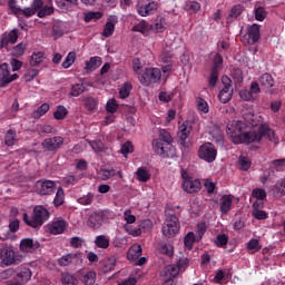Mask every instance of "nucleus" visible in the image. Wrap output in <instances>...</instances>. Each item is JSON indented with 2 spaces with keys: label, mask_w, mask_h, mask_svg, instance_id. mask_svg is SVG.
<instances>
[{
  "label": "nucleus",
  "mask_w": 285,
  "mask_h": 285,
  "mask_svg": "<svg viewBox=\"0 0 285 285\" xmlns=\"http://www.w3.org/2000/svg\"><path fill=\"white\" fill-rule=\"evenodd\" d=\"M228 137L233 144H259L264 137L272 141L273 144H277V135L275 130L271 128L268 125H261L258 127V131L250 130L248 131V125L242 120L234 121L230 125H227L226 130Z\"/></svg>",
  "instance_id": "1"
},
{
  "label": "nucleus",
  "mask_w": 285,
  "mask_h": 285,
  "mask_svg": "<svg viewBox=\"0 0 285 285\" xmlns=\"http://www.w3.org/2000/svg\"><path fill=\"white\" fill-rule=\"evenodd\" d=\"M159 138L153 140V148L156 155L163 157V159H168L175 157V146H173V136L166 129H160Z\"/></svg>",
  "instance_id": "2"
},
{
  "label": "nucleus",
  "mask_w": 285,
  "mask_h": 285,
  "mask_svg": "<svg viewBox=\"0 0 285 285\" xmlns=\"http://www.w3.org/2000/svg\"><path fill=\"white\" fill-rule=\"evenodd\" d=\"M50 217V213H48V209L43 206H36L33 208V216H30L28 214H23L22 219L27 226H30L31 228H39L43 226V223L48 222V218Z\"/></svg>",
  "instance_id": "3"
},
{
  "label": "nucleus",
  "mask_w": 285,
  "mask_h": 285,
  "mask_svg": "<svg viewBox=\"0 0 285 285\" xmlns=\"http://www.w3.org/2000/svg\"><path fill=\"white\" fill-rule=\"evenodd\" d=\"M1 266H18L23 262V255L14 252L12 247L0 248Z\"/></svg>",
  "instance_id": "4"
},
{
  "label": "nucleus",
  "mask_w": 285,
  "mask_h": 285,
  "mask_svg": "<svg viewBox=\"0 0 285 285\" xmlns=\"http://www.w3.org/2000/svg\"><path fill=\"white\" fill-rule=\"evenodd\" d=\"M180 176L183 179V190L185 193L193 195V194L199 193V190H202V181L199 179L193 178L190 175H188V171L186 169L180 170Z\"/></svg>",
  "instance_id": "5"
},
{
  "label": "nucleus",
  "mask_w": 285,
  "mask_h": 285,
  "mask_svg": "<svg viewBox=\"0 0 285 285\" xmlns=\"http://www.w3.org/2000/svg\"><path fill=\"white\" fill-rule=\"evenodd\" d=\"M161 230L165 237H175L179 233V218L177 215L169 214Z\"/></svg>",
  "instance_id": "6"
},
{
  "label": "nucleus",
  "mask_w": 285,
  "mask_h": 285,
  "mask_svg": "<svg viewBox=\"0 0 285 285\" xmlns=\"http://www.w3.org/2000/svg\"><path fill=\"white\" fill-rule=\"evenodd\" d=\"M138 79L142 86L157 83L161 79V70L159 68H147L142 73L138 75Z\"/></svg>",
  "instance_id": "7"
},
{
  "label": "nucleus",
  "mask_w": 285,
  "mask_h": 285,
  "mask_svg": "<svg viewBox=\"0 0 285 285\" xmlns=\"http://www.w3.org/2000/svg\"><path fill=\"white\" fill-rule=\"evenodd\" d=\"M198 157L199 159L207 161V164H213V161L217 159V148H215L213 142H205L198 149Z\"/></svg>",
  "instance_id": "8"
},
{
  "label": "nucleus",
  "mask_w": 285,
  "mask_h": 285,
  "mask_svg": "<svg viewBox=\"0 0 285 285\" xmlns=\"http://www.w3.org/2000/svg\"><path fill=\"white\" fill-rule=\"evenodd\" d=\"M222 83L224 88L218 94L220 104H228L233 99V80L228 76L222 77Z\"/></svg>",
  "instance_id": "9"
},
{
  "label": "nucleus",
  "mask_w": 285,
  "mask_h": 285,
  "mask_svg": "<svg viewBox=\"0 0 285 285\" xmlns=\"http://www.w3.org/2000/svg\"><path fill=\"white\" fill-rule=\"evenodd\" d=\"M19 79V75L13 73L10 76L9 65L3 62L0 65V88H6L10 86L12 81H17Z\"/></svg>",
  "instance_id": "10"
},
{
  "label": "nucleus",
  "mask_w": 285,
  "mask_h": 285,
  "mask_svg": "<svg viewBox=\"0 0 285 285\" xmlns=\"http://www.w3.org/2000/svg\"><path fill=\"white\" fill-rule=\"evenodd\" d=\"M106 213L104 210H96L91 213L87 219V226L91 228V230H99L104 224V219H106Z\"/></svg>",
  "instance_id": "11"
},
{
  "label": "nucleus",
  "mask_w": 285,
  "mask_h": 285,
  "mask_svg": "<svg viewBox=\"0 0 285 285\" xmlns=\"http://www.w3.org/2000/svg\"><path fill=\"white\" fill-rule=\"evenodd\" d=\"M190 132H193V124L190 121H185L178 127V138L180 146L184 148H188V142L186 140L190 137Z\"/></svg>",
  "instance_id": "12"
},
{
  "label": "nucleus",
  "mask_w": 285,
  "mask_h": 285,
  "mask_svg": "<svg viewBox=\"0 0 285 285\" xmlns=\"http://www.w3.org/2000/svg\"><path fill=\"white\" fill-rule=\"evenodd\" d=\"M61 146H63V137L61 136L46 138L42 141V148H45V150H49V153H57Z\"/></svg>",
  "instance_id": "13"
},
{
  "label": "nucleus",
  "mask_w": 285,
  "mask_h": 285,
  "mask_svg": "<svg viewBox=\"0 0 285 285\" xmlns=\"http://www.w3.org/2000/svg\"><path fill=\"white\" fill-rule=\"evenodd\" d=\"M158 8L159 3H157L156 1H149L145 2L144 4H138L137 12L140 17H150V14L157 12Z\"/></svg>",
  "instance_id": "14"
},
{
  "label": "nucleus",
  "mask_w": 285,
  "mask_h": 285,
  "mask_svg": "<svg viewBox=\"0 0 285 285\" xmlns=\"http://www.w3.org/2000/svg\"><path fill=\"white\" fill-rule=\"evenodd\" d=\"M38 195H53L55 181L52 180H38L36 184Z\"/></svg>",
  "instance_id": "15"
},
{
  "label": "nucleus",
  "mask_w": 285,
  "mask_h": 285,
  "mask_svg": "<svg viewBox=\"0 0 285 285\" xmlns=\"http://www.w3.org/2000/svg\"><path fill=\"white\" fill-rule=\"evenodd\" d=\"M19 39V29H13L9 33H4L0 41V48L8 49V46H14Z\"/></svg>",
  "instance_id": "16"
},
{
  "label": "nucleus",
  "mask_w": 285,
  "mask_h": 285,
  "mask_svg": "<svg viewBox=\"0 0 285 285\" xmlns=\"http://www.w3.org/2000/svg\"><path fill=\"white\" fill-rule=\"evenodd\" d=\"M66 228H68V222L58 219L49 225V233L51 235H63V233H66Z\"/></svg>",
  "instance_id": "17"
},
{
  "label": "nucleus",
  "mask_w": 285,
  "mask_h": 285,
  "mask_svg": "<svg viewBox=\"0 0 285 285\" xmlns=\"http://www.w3.org/2000/svg\"><path fill=\"white\" fill-rule=\"evenodd\" d=\"M233 210V195H223L220 198V213L228 215Z\"/></svg>",
  "instance_id": "18"
},
{
  "label": "nucleus",
  "mask_w": 285,
  "mask_h": 285,
  "mask_svg": "<svg viewBox=\"0 0 285 285\" xmlns=\"http://www.w3.org/2000/svg\"><path fill=\"white\" fill-rule=\"evenodd\" d=\"M247 35H248V38L252 41L250 42L252 46H255V43H257V41H259V39L262 37L259 24L254 23L253 26H250L247 30Z\"/></svg>",
  "instance_id": "19"
},
{
  "label": "nucleus",
  "mask_w": 285,
  "mask_h": 285,
  "mask_svg": "<svg viewBox=\"0 0 285 285\" xmlns=\"http://www.w3.org/2000/svg\"><path fill=\"white\" fill-rule=\"evenodd\" d=\"M36 248H39V244L35 243L32 238H24L20 242V250L22 253H30L31 250H35Z\"/></svg>",
  "instance_id": "20"
},
{
  "label": "nucleus",
  "mask_w": 285,
  "mask_h": 285,
  "mask_svg": "<svg viewBox=\"0 0 285 285\" xmlns=\"http://www.w3.org/2000/svg\"><path fill=\"white\" fill-rule=\"evenodd\" d=\"M271 193L276 198L284 197L285 196V179L277 180V183L272 187Z\"/></svg>",
  "instance_id": "21"
},
{
  "label": "nucleus",
  "mask_w": 285,
  "mask_h": 285,
  "mask_svg": "<svg viewBox=\"0 0 285 285\" xmlns=\"http://www.w3.org/2000/svg\"><path fill=\"white\" fill-rule=\"evenodd\" d=\"M179 269L176 264H171L165 267V271L160 273L161 277H170L173 279H176V277L179 276Z\"/></svg>",
  "instance_id": "22"
},
{
  "label": "nucleus",
  "mask_w": 285,
  "mask_h": 285,
  "mask_svg": "<svg viewBox=\"0 0 285 285\" xmlns=\"http://www.w3.org/2000/svg\"><path fill=\"white\" fill-rule=\"evenodd\" d=\"M17 278L22 283H28L32 278V272L28 267H18L17 268Z\"/></svg>",
  "instance_id": "23"
},
{
  "label": "nucleus",
  "mask_w": 285,
  "mask_h": 285,
  "mask_svg": "<svg viewBox=\"0 0 285 285\" xmlns=\"http://www.w3.org/2000/svg\"><path fill=\"white\" fill-rule=\"evenodd\" d=\"M85 65H86L85 70H87V72H95V70H97V68L101 66V57L99 56L91 57L89 60L86 61Z\"/></svg>",
  "instance_id": "24"
},
{
  "label": "nucleus",
  "mask_w": 285,
  "mask_h": 285,
  "mask_svg": "<svg viewBox=\"0 0 285 285\" xmlns=\"http://www.w3.org/2000/svg\"><path fill=\"white\" fill-rule=\"evenodd\" d=\"M60 282L62 285H79V278H77V275L68 272L61 274Z\"/></svg>",
  "instance_id": "25"
},
{
  "label": "nucleus",
  "mask_w": 285,
  "mask_h": 285,
  "mask_svg": "<svg viewBox=\"0 0 285 285\" xmlns=\"http://www.w3.org/2000/svg\"><path fill=\"white\" fill-rule=\"evenodd\" d=\"M150 171L146 167H139L136 171V179L140 181L141 184H146L147 181H150Z\"/></svg>",
  "instance_id": "26"
},
{
  "label": "nucleus",
  "mask_w": 285,
  "mask_h": 285,
  "mask_svg": "<svg viewBox=\"0 0 285 285\" xmlns=\"http://www.w3.org/2000/svg\"><path fill=\"white\" fill-rule=\"evenodd\" d=\"M259 83L262 88L265 90H268L275 86V80L273 79V76L271 73H263L259 78Z\"/></svg>",
  "instance_id": "27"
},
{
  "label": "nucleus",
  "mask_w": 285,
  "mask_h": 285,
  "mask_svg": "<svg viewBox=\"0 0 285 285\" xmlns=\"http://www.w3.org/2000/svg\"><path fill=\"white\" fill-rule=\"evenodd\" d=\"M117 23V17L112 18V21H107L102 31V37H112L115 35V26Z\"/></svg>",
  "instance_id": "28"
},
{
  "label": "nucleus",
  "mask_w": 285,
  "mask_h": 285,
  "mask_svg": "<svg viewBox=\"0 0 285 285\" xmlns=\"http://www.w3.org/2000/svg\"><path fill=\"white\" fill-rule=\"evenodd\" d=\"M83 106L88 112H95L99 106V101L94 97L83 98Z\"/></svg>",
  "instance_id": "29"
},
{
  "label": "nucleus",
  "mask_w": 285,
  "mask_h": 285,
  "mask_svg": "<svg viewBox=\"0 0 285 285\" xmlns=\"http://www.w3.org/2000/svg\"><path fill=\"white\" fill-rule=\"evenodd\" d=\"M43 59L45 53L41 51H37L31 55L29 63L32 68H36L37 66H41V63H43Z\"/></svg>",
  "instance_id": "30"
},
{
  "label": "nucleus",
  "mask_w": 285,
  "mask_h": 285,
  "mask_svg": "<svg viewBox=\"0 0 285 285\" xmlns=\"http://www.w3.org/2000/svg\"><path fill=\"white\" fill-rule=\"evenodd\" d=\"M141 253V245H132L127 253V259H139Z\"/></svg>",
  "instance_id": "31"
},
{
  "label": "nucleus",
  "mask_w": 285,
  "mask_h": 285,
  "mask_svg": "<svg viewBox=\"0 0 285 285\" xmlns=\"http://www.w3.org/2000/svg\"><path fill=\"white\" fill-rule=\"evenodd\" d=\"M12 12H13V14H17L18 17L22 16V17H26L27 19H30V17H35V14H37L35 9H32V7H28V8H24V9H21V8L18 7Z\"/></svg>",
  "instance_id": "32"
},
{
  "label": "nucleus",
  "mask_w": 285,
  "mask_h": 285,
  "mask_svg": "<svg viewBox=\"0 0 285 285\" xmlns=\"http://www.w3.org/2000/svg\"><path fill=\"white\" fill-rule=\"evenodd\" d=\"M18 139H17V130L13 129H9L6 135H4V144L10 147V146H14V144H17Z\"/></svg>",
  "instance_id": "33"
},
{
  "label": "nucleus",
  "mask_w": 285,
  "mask_h": 285,
  "mask_svg": "<svg viewBox=\"0 0 285 285\" xmlns=\"http://www.w3.org/2000/svg\"><path fill=\"white\" fill-rule=\"evenodd\" d=\"M184 10H186L187 12L197 13L202 10V3H199L195 0H189L185 3Z\"/></svg>",
  "instance_id": "34"
},
{
  "label": "nucleus",
  "mask_w": 285,
  "mask_h": 285,
  "mask_svg": "<svg viewBox=\"0 0 285 285\" xmlns=\"http://www.w3.org/2000/svg\"><path fill=\"white\" fill-rule=\"evenodd\" d=\"M50 110V105L48 102L42 104L40 107H38V110H35L32 112V118L33 119H41L46 112Z\"/></svg>",
  "instance_id": "35"
},
{
  "label": "nucleus",
  "mask_w": 285,
  "mask_h": 285,
  "mask_svg": "<svg viewBox=\"0 0 285 285\" xmlns=\"http://www.w3.org/2000/svg\"><path fill=\"white\" fill-rule=\"evenodd\" d=\"M176 268H178L179 273H185V271L190 266V259L186 256L179 257L177 263L175 264Z\"/></svg>",
  "instance_id": "36"
},
{
  "label": "nucleus",
  "mask_w": 285,
  "mask_h": 285,
  "mask_svg": "<svg viewBox=\"0 0 285 285\" xmlns=\"http://www.w3.org/2000/svg\"><path fill=\"white\" fill-rule=\"evenodd\" d=\"M95 245L97 246V248L106 249L110 246V239H108V237H106L105 235H99L95 239Z\"/></svg>",
  "instance_id": "37"
},
{
  "label": "nucleus",
  "mask_w": 285,
  "mask_h": 285,
  "mask_svg": "<svg viewBox=\"0 0 285 285\" xmlns=\"http://www.w3.org/2000/svg\"><path fill=\"white\" fill-rule=\"evenodd\" d=\"M224 68V57L220 56V53H216L213 59V65L210 70H216L219 72Z\"/></svg>",
  "instance_id": "38"
},
{
  "label": "nucleus",
  "mask_w": 285,
  "mask_h": 285,
  "mask_svg": "<svg viewBox=\"0 0 285 285\" xmlns=\"http://www.w3.org/2000/svg\"><path fill=\"white\" fill-rule=\"evenodd\" d=\"M196 104L199 112H203V115H208L210 107L208 106V102L204 98L198 97L196 99Z\"/></svg>",
  "instance_id": "39"
},
{
  "label": "nucleus",
  "mask_w": 285,
  "mask_h": 285,
  "mask_svg": "<svg viewBox=\"0 0 285 285\" xmlns=\"http://www.w3.org/2000/svg\"><path fill=\"white\" fill-rule=\"evenodd\" d=\"M81 282L85 285H94L95 282H97V273H95L94 271H89L87 272L83 276Z\"/></svg>",
  "instance_id": "40"
},
{
  "label": "nucleus",
  "mask_w": 285,
  "mask_h": 285,
  "mask_svg": "<svg viewBox=\"0 0 285 285\" xmlns=\"http://www.w3.org/2000/svg\"><path fill=\"white\" fill-rule=\"evenodd\" d=\"M78 256H79L78 254L63 255L58 259V264L60 266H70V264H72V259H77Z\"/></svg>",
  "instance_id": "41"
},
{
  "label": "nucleus",
  "mask_w": 285,
  "mask_h": 285,
  "mask_svg": "<svg viewBox=\"0 0 285 285\" xmlns=\"http://www.w3.org/2000/svg\"><path fill=\"white\" fill-rule=\"evenodd\" d=\"M101 17H104L101 11H89L85 13V22L90 23V21H98V19H101Z\"/></svg>",
  "instance_id": "42"
},
{
  "label": "nucleus",
  "mask_w": 285,
  "mask_h": 285,
  "mask_svg": "<svg viewBox=\"0 0 285 285\" xmlns=\"http://www.w3.org/2000/svg\"><path fill=\"white\" fill-rule=\"evenodd\" d=\"M258 204L254 203L253 204V212L252 215L255 217V219H268V214L262 209L257 208Z\"/></svg>",
  "instance_id": "43"
},
{
  "label": "nucleus",
  "mask_w": 285,
  "mask_h": 285,
  "mask_svg": "<svg viewBox=\"0 0 285 285\" xmlns=\"http://www.w3.org/2000/svg\"><path fill=\"white\" fill-rule=\"evenodd\" d=\"M53 12H55V7L42 4V8H40V10L38 11V17L39 19H43L46 17H50V14H52Z\"/></svg>",
  "instance_id": "44"
},
{
  "label": "nucleus",
  "mask_w": 285,
  "mask_h": 285,
  "mask_svg": "<svg viewBox=\"0 0 285 285\" xmlns=\"http://www.w3.org/2000/svg\"><path fill=\"white\" fill-rule=\"evenodd\" d=\"M63 199H66V194L63 193V187H59L56 197L53 199V204L56 207L63 206Z\"/></svg>",
  "instance_id": "45"
},
{
  "label": "nucleus",
  "mask_w": 285,
  "mask_h": 285,
  "mask_svg": "<svg viewBox=\"0 0 285 285\" xmlns=\"http://www.w3.org/2000/svg\"><path fill=\"white\" fill-rule=\"evenodd\" d=\"M55 119L61 121L65 117H68V109L65 106H58L53 112Z\"/></svg>",
  "instance_id": "46"
},
{
  "label": "nucleus",
  "mask_w": 285,
  "mask_h": 285,
  "mask_svg": "<svg viewBox=\"0 0 285 285\" xmlns=\"http://www.w3.org/2000/svg\"><path fill=\"white\" fill-rule=\"evenodd\" d=\"M131 90H132V83L125 82L119 90L120 99H127V97H130Z\"/></svg>",
  "instance_id": "47"
},
{
  "label": "nucleus",
  "mask_w": 285,
  "mask_h": 285,
  "mask_svg": "<svg viewBox=\"0 0 285 285\" xmlns=\"http://www.w3.org/2000/svg\"><path fill=\"white\" fill-rule=\"evenodd\" d=\"M82 92H86V86L83 83H76L71 87L70 97H79Z\"/></svg>",
  "instance_id": "48"
},
{
  "label": "nucleus",
  "mask_w": 285,
  "mask_h": 285,
  "mask_svg": "<svg viewBox=\"0 0 285 285\" xmlns=\"http://www.w3.org/2000/svg\"><path fill=\"white\" fill-rule=\"evenodd\" d=\"M77 59V53L76 52H69L67 57L65 58V61L62 62V68L65 70H68L72 63H75V60Z\"/></svg>",
  "instance_id": "49"
},
{
  "label": "nucleus",
  "mask_w": 285,
  "mask_h": 285,
  "mask_svg": "<svg viewBox=\"0 0 285 285\" xmlns=\"http://www.w3.org/2000/svg\"><path fill=\"white\" fill-rule=\"evenodd\" d=\"M95 202V194L88 193L86 196H82L78 198V204H81V206H90Z\"/></svg>",
  "instance_id": "50"
},
{
  "label": "nucleus",
  "mask_w": 285,
  "mask_h": 285,
  "mask_svg": "<svg viewBox=\"0 0 285 285\" xmlns=\"http://www.w3.org/2000/svg\"><path fill=\"white\" fill-rule=\"evenodd\" d=\"M150 30L153 32H164L166 30V26L164 24V21L161 19H157L156 21H154V23H151Z\"/></svg>",
  "instance_id": "51"
},
{
  "label": "nucleus",
  "mask_w": 285,
  "mask_h": 285,
  "mask_svg": "<svg viewBox=\"0 0 285 285\" xmlns=\"http://www.w3.org/2000/svg\"><path fill=\"white\" fill-rule=\"evenodd\" d=\"M217 81H219V71L210 69L209 73V88H215L217 86Z\"/></svg>",
  "instance_id": "52"
},
{
  "label": "nucleus",
  "mask_w": 285,
  "mask_h": 285,
  "mask_svg": "<svg viewBox=\"0 0 285 285\" xmlns=\"http://www.w3.org/2000/svg\"><path fill=\"white\" fill-rule=\"evenodd\" d=\"M185 247L193 250V245L195 244V233L189 232L184 238Z\"/></svg>",
  "instance_id": "53"
},
{
  "label": "nucleus",
  "mask_w": 285,
  "mask_h": 285,
  "mask_svg": "<svg viewBox=\"0 0 285 285\" xmlns=\"http://www.w3.org/2000/svg\"><path fill=\"white\" fill-rule=\"evenodd\" d=\"M252 197H255V199H258L259 202H264V199L267 197V194L263 188H255L252 191Z\"/></svg>",
  "instance_id": "54"
},
{
  "label": "nucleus",
  "mask_w": 285,
  "mask_h": 285,
  "mask_svg": "<svg viewBox=\"0 0 285 285\" xmlns=\"http://www.w3.org/2000/svg\"><path fill=\"white\" fill-rule=\"evenodd\" d=\"M119 108V105H117V100L109 99L106 105L107 112H110V115H115L117 112V109Z\"/></svg>",
  "instance_id": "55"
},
{
  "label": "nucleus",
  "mask_w": 285,
  "mask_h": 285,
  "mask_svg": "<svg viewBox=\"0 0 285 285\" xmlns=\"http://www.w3.org/2000/svg\"><path fill=\"white\" fill-rule=\"evenodd\" d=\"M89 146L95 150V153H104L105 145L101 140H91Z\"/></svg>",
  "instance_id": "56"
},
{
  "label": "nucleus",
  "mask_w": 285,
  "mask_h": 285,
  "mask_svg": "<svg viewBox=\"0 0 285 285\" xmlns=\"http://www.w3.org/2000/svg\"><path fill=\"white\" fill-rule=\"evenodd\" d=\"M52 130H55V128H52L50 125L38 126V132L41 137H46V135L52 134Z\"/></svg>",
  "instance_id": "57"
},
{
  "label": "nucleus",
  "mask_w": 285,
  "mask_h": 285,
  "mask_svg": "<svg viewBox=\"0 0 285 285\" xmlns=\"http://www.w3.org/2000/svg\"><path fill=\"white\" fill-rule=\"evenodd\" d=\"M232 77L236 81V83H242V81H244V73L239 68H234L232 70Z\"/></svg>",
  "instance_id": "58"
},
{
  "label": "nucleus",
  "mask_w": 285,
  "mask_h": 285,
  "mask_svg": "<svg viewBox=\"0 0 285 285\" xmlns=\"http://www.w3.org/2000/svg\"><path fill=\"white\" fill-rule=\"evenodd\" d=\"M215 244L218 248H224V246L228 244V236H226L225 234L217 235Z\"/></svg>",
  "instance_id": "59"
},
{
  "label": "nucleus",
  "mask_w": 285,
  "mask_h": 285,
  "mask_svg": "<svg viewBox=\"0 0 285 285\" xmlns=\"http://www.w3.org/2000/svg\"><path fill=\"white\" fill-rule=\"evenodd\" d=\"M132 32H141L145 35V32H148V23L146 21H140L138 24H135L132 27Z\"/></svg>",
  "instance_id": "60"
},
{
  "label": "nucleus",
  "mask_w": 285,
  "mask_h": 285,
  "mask_svg": "<svg viewBox=\"0 0 285 285\" xmlns=\"http://www.w3.org/2000/svg\"><path fill=\"white\" fill-rule=\"evenodd\" d=\"M26 52V43L20 42L12 49L13 57H21Z\"/></svg>",
  "instance_id": "61"
},
{
  "label": "nucleus",
  "mask_w": 285,
  "mask_h": 285,
  "mask_svg": "<svg viewBox=\"0 0 285 285\" xmlns=\"http://www.w3.org/2000/svg\"><path fill=\"white\" fill-rule=\"evenodd\" d=\"M160 253L163 255H167V257H173L175 249L173 247V245L170 244H165L160 247Z\"/></svg>",
  "instance_id": "62"
},
{
  "label": "nucleus",
  "mask_w": 285,
  "mask_h": 285,
  "mask_svg": "<svg viewBox=\"0 0 285 285\" xmlns=\"http://www.w3.org/2000/svg\"><path fill=\"white\" fill-rule=\"evenodd\" d=\"M266 9H264V7H258L255 9L256 21H264V19H266Z\"/></svg>",
  "instance_id": "63"
},
{
  "label": "nucleus",
  "mask_w": 285,
  "mask_h": 285,
  "mask_svg": "<svg viewBox=\"0 0 285 285\" xmlns=\"http://www.w3.org/2000/svg\"><path fill=\"white\" fill-rule=\"evenodd\" d=\"M120 153H121V155H124V157H126V155H130V153H132V142L126 141V142L121 146Z\"/></svg>",
  "instance_id": "64"
}]
</instances>
